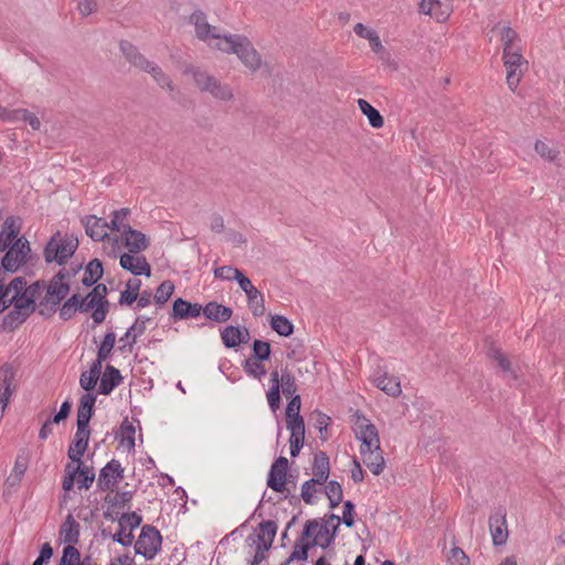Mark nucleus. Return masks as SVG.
Returning <instances> with one entry per match:
<instances>
[{
  "mask_svg": "<svg viewBox=\"0 0 565 565\" xmlns=\"http://www.w3.org/2000/svg\"><path fill=\"white\" fill-rule=\"evenodd\" d=\"M95 480L94 468L83 466L79 472L76 476L77 488L81 489H89Z\"/></svg>",
  "mask_w": 565,
  "mask_h": 565,
  "instance_id": "nucleus-51",
  "label": "nucleus"
},
{
  "mask_svg": "<svg viewBox=\"0 0 565 565\" xmlns=\"http://www.w3.org/2000/svg\"><path fill=\"white\" fill-rule=\"evenodd\" d=\"M253 354L249 358L258 361H268L271 353L270 343L263 340H254L252 344Z\"/></svg>",
  "mask_w": 565,
  "mask_h": 565,
  "instance_id": "nucleus-46",
  "label": "nucleus"
},
{
  "mask_svg": "<svg viewBox=\"0 0 565 565\" xmlns=\"http://www.w3.org/2000/svg\"><path fill=\"white\" fill-rule=\"evenodd\" d=\"M330 530L327 524H320L317 520H309L306 522L305 527L300 535V541H306L313 536V540L327 539Z\"/></svg>",
  "mask_w": 565,
  "mask_h": 565,
  "instance_id": "nucleus-31",
  "label": "nucleus"
},
{
  "mask_svg": "<svg viewBox=\"0 0 565 565\" xmlns=\"http://www.w3.org/2000/svg\"><path fill=\"white\" fill-rule=\"evenodd\" d=\"M280 381V391L287 398H289V396L297 395L296 392L298 390V385L296 383V377L288 367L281 370Z\"/></svg>",
  "mask_w": 565,
  "mask_h": 565,
  "instance_id": "nucleus-43",
  "label": "nucleus"
},
{
  "mask_svg": "<svg viewBox=\"0 0 565 565\" xmlns=\"http://www.w3.org/2000/svg\"><path fill=\"white\" fill-rule=\"evenodd\" d=\"M505 516L507 514L503 509L497 510L489 516V529L494 546H502L507 543L509 531Z\"/></svg>",
  "mask_w": 565,
  "mask_h": 565,
  "instance_id": "nucleus-11",
  "label": "nucleus"
},
{
  "mask_svg": "<svg viewBox=\"0 0 565 565\" xmlns=\"http://www.w3.org/2000/svg\"><path fill=\"white\" fill-rule=\"evenodd\" d=\"M184 74L191 75L195 86L202 93H209L213 98L221 102H230L234 94L230 85L222 83L215 76L201 68L190 65L185 67Z\"/></svg>",
  "mask_w": 565,
  "mask_h": 565,
  "instance_id": "nucleus-2",
  "label": "nucleus"
},
{
  "mask_svg": "<svg viewBox=\"0 0 565 565\" xmlns=\"http://www.w3.org/2000/svg\"><path fill=\"white\" fill-rule=\"evenodd\" d=\"M31 247L29 241L21 236L7 249L2 257V267L7 273H15L21 266L28 263Z\"/></svg>",
  "mask_w": 565,
  "mask_h": 565,
  "instance_id": "nucleus-6",
  "label": "nucleus"
},
{
  "mask_svg": "<svg viewBox=\"0 0 565 565\" xmlns=\"http://www.w3.org/2000/svg\"><path fill=\"white\" fill-rule=\"evenodd\" d=\"M259 533L257 534L258 543H262L264 550H269L277 533V524L275 521H263L258 525Z\"/></svg>",
  "mask_w": 565,
  "mask_h": 565,
  "instance_id": "nucleus-32",
  "label": "nucleus"
},
{
  "mask_svg": "<svg viewBox=\"0 0 565 565\" xmlns=\"http://www.w3.org/2000/svg\"><path fill=\"white\" fill-rule=\"evenodd\" d=\"M29 316L25 315L24 311L19 310L18 308H12L2 319V329L4 331H13L19 328Z\"/></svg>",
  "mask_w": 565,
  "mask_h": 565,
  "instance_id": "nucleus-39",
  "label": "nucleus"
},
{
  "mask_svg": "<svg viewBox=\"0 0 565 565\" xmlns=\"http://www.w3.org/2000/svg\"><path fill=\"white\" fill-rule=\"evenodd\" d=\"M116 342V334L115 332L110 331L107 332L98 347L97 350V358L100 360H107L110 356V353L115 347Z\"/></svg>",
  "mask_w": 565,
  "mask_h": 565,
  "instance_id": "nucleus-49",
  "label": "nucleus"
},
{
  "mask_svg": "<svg viewBox=\"0 0 565 565\" xmlns=\"http://www.w3.org/2000/svg\"><path fill=\"white\" fill-rule=\"evenodd\" d=\"M324 493L329 499L330 509L337 508L343 500L342 486L335 480H330L327 483L324 488Z\"/></svg>",
  "mask_w": 565,
  "mask_h": 565,
  "instance_id": "nucleus-42",
  "label": "nucleus"
},
{
  "mask_svg": "<svg viewBox=\"0 0 565 565\" xmlns=\"http://www.w3.org/2000/svg\"><path fill=\"white\" fill-rule=\"evenodd\" d=\"M290 401L286 407V417L300 415L301 398L300 395L289 396Z\"/></svg>",
  "mask_w": 565,
  "mask_h": 565,
  "instance_id": "nucleus-64",
  "label": "nucleus"
},
{
  "mask_svg": "<svg viewBox=\"0 0 565 565\" xmlns=\"http://www.w3.org/2000/svg\"><path fill=\"white\" fill-rule=\"evenodd\" d=\"M203 316L217 323L228 321L233 316V309L216 301H210L203 307Z\"/></svg>",
  "mask_w": 565,
  "mask_h": 565,
  "instance_id": "nucleus-23",
  "label": "nucleus"
},
{
  "mask_svg": "<svg viewBox=\"0 0 565 565\" xmlns=\"http://www.w3.org/2000/svg\"><path fill=\"white\" fill-rule=\"evenodd\" d=\"M354 508H355V505L352 501H350V500L344 501L343 515H342L341 521L347 527H352L354 525V518H353Z\"/></svg>",
  "mask_w": 565,
  "mask_h": 565,
  "instance_id": "nucleus-63",
  "label": "nucleus"
},
{
  "mask_svg": "<svg viewBox=\"0 0 565 565\" xmlns=\"http://www.w3.org/2000/svg\"><path fill=\"white\" fill-rule=\"evenodd\" d=\"M221 339L225 348L233 349L241 343H245V338H242V330L239 327L226 326L221 330Z\"/></svg>",
  "mask_w": 565,
  "mask_h": 565,
  "instance_id": "nucleus-36",
  "label": "nucleus"
},
{
  "mask_svg": "<svg viewBox=\"0 0 565 565\" xmlns=\"http://www.w3.org/2000/svg\"><path fill=\"white\" fill-rule=\"evenodd\" d=\"M448 562L450 565H470L469 556L458 546H454L450 550Z\"/></svg>",
  "mask_w": 565,
  "mask_h": 565,
  "instance_id": "nucleus-58",
  "label": "nucleus"
},
{
  "mask_svg": "<svg viewBox=\"0 0 565 565\" xmlns=\"http://www.w3.org/2000/svg\"><path fill=\"white\" fill-rule=\"evenodd\" d=\"M122 479L124 468L121 463L116 459H111L100 469L97 478V488L100 491H113Z\"/></svg>",
  "mask_w": 565,
  "mask_h": 565,
  "instance_id": "nucleus-10",
  "label": "nucleus"
},
{
  "mask_svg": "<svg viewBox=\"0 0 565 565\" xmlns=\"http://www.w3.org/2000/svg\"><path fill=\"white\" fill-rule=\"evenodd\" d=\"M17 221L13 216H8L4 220L3 228L0 232V252L7 250L19 238L20 225L17 224Z\"/></svg>",
  "mask_w": 565,
  "mask_h": 565,
  "instance_id": "nucleus-25",
  "label": "nucleus"
},
{
  "mask_svg": "<svg viewBox=\"0 0 565 565\" xmlns=\"http://www.w3.org/2000/svg\"><path fill=\"white\" fill-rule=\"evenodd\" d=\"M81 561V553L74 545H67L63 550L58 565H77Z\"/></svg>",
  "mask_w": 565,
  "mask_h": 565,
  "instance_id": "nucleus-56",
  "label": "nucleus"
},
{
  "mask_svg": "<svg viewBox=\"0 0 565 565\" xmlns=\"http://www.w3.org/2000/svg\"><path fill=\"white\" fill-rule=\"evenodd\" d=\"M358 106L363 115L369 119V124L373 128H381L384 125L383 116L377 109H375L367 100L360 98L358 99Z\"/></svg>",
  "mask_w": 565,
  "mask_h": 565,
  "instance_id": "nucleus-38",
  "label": "nucleus"
},
{
  "mask_svg": "<svg viewBox=\"0 0 565 565\" xmlns=\"http://www.w3.org/2000/svg\"><path fill=\"white\" fill-rule=\"evenodd\" d=\"M319 544V541L312 540L310 542L300 541V536L296 541L294 551L289 557L280 565H289L292 561H306L308 558V552L311 547Z\"/></svg>",
  "mask_w": 565,
  "mask_h": 565,
  "instance_id": "nucleus-33",
  "label": "nucleus"
},
{
  "mask_svg": "<svg viewBox=\"0 0 565 565\" xmlns=\"http://www.w3.org/2000/svg\"><path fill=\"white\" fill-rule=\"evenodd\" d=\"M7 297L13 291L12 296H19L26 292V280L24 277H15L8 285H3Z\"/></svg>",
  "mask_w": 565,
  "mask_h": 565,
  "instance_id": "nucleus-57",
  "label": "nucleus"
},
{
  "mask_svg": "<svg viewBox=\"0 0 565 565\" xmlns=\"http://www.w3.org/2000/svg\"><path fill=\"white\" fill-rule=\"evenodd\" d=\"M11 306L24 311L29 317L36 310V308L39 309V305H36L34 299L29 297L28 292L10 297L8 300V308Z\"/></svg>",
  "mask_w": 565,
  "mask_h": 565,
  "instance_id": "nucleus-35",
  "label": "nucleus"
},
{
  "mask_svg": "<svg viewBox=\"0 0 565 565\" xmlns=\"http://www.w3.org/2000/svg\"><path fill=\"white\" fill-rule=\"evenodd\" d=\"M322 484H323L322 482L318 481L315 478H311L302 483L300 497L305 501V503H307V504L315 503L313 493L317 491L316 486H322Z\"/></svg>",
  "mask_w": 565,
  "mask_h": 565,
  "instance_id": "nucleus-55",
  "label": "nucleus"
},
{
  "mask_svg": "<svg viewBox=\"0 0 565 565\" xmlns=\"http://www.w3.org/2000/svg\"><path fill=\"white\" fill-rule=\"evenodd\" d=\"M286 426L290 430V437L305 438V420L301 415L286 417Z\"/></svg>",
  "mask_w": 565,
  "mask_h": 565,
  "instance_id": "nucleus-47",
  "label": "nucleus"
},
{
  "mask_svg": "<svg viewBox=\"0 0 565 565\" xmlns=\"http://www.w3.org/2000/svg\"><path fill=\"white\" fill-rule=\"evenodd\" d=\"M103 274L104 268L102 262L97 258L92 259L85 268L82 284L86 287H90L103 277Z\"/></svg>",
  "mask_w": 565,
  "mask_h": 565,
  "instance_id": "nucleus-34",
  "label": "nucleus"
},
{
  "mask_svg": "<svg viewBox=\"0 0 565 565\" xmlns=\"http://www.w3.org/2000/svg\"><path fill=\"white\" fill-rule=\"evenodd\" d=\"M238 286L245 292L247 299V306L252 315L259 318L265 315L266 307L263 294L253 285L252 280L246 277L243 273L237 274Z\"/></svg>",
  "mask_w": 565,
  "mask_h": 565,
  "instance_id": "nucleus-9",
  "label": "nucleus"
},
{
  "mask_svg": "<svg viewBox=\"0 0 565 565\" xmlns=\"http://www.w3.org/2000/svg\"><path fill=\"white\" fill-rule=\"evenodd\" d=\"M190 22L194 25L198 39L206 41L207 39H215L223 42L224 35L216 32V28L207 22L206 14L201 10H195L191 17Z\"/></svg>",
  "mask_w": 565,
  "mask_h": 565,
  "instance_id": "nucleus-13",
  "label": "nucleus"
},
{
  "mask_svg": "<svg viewBox=\"0 0 565 565\" xmlns=\"http://www.w3.org/2000/svg\"><path fill=\"white\" fill-rule=\"evenodd\" d=\"M518 33L510 26H503L501 30V41L503 43V53L518 51L520 47L514 43Z\"/></svg>",
  "mask_w": 565,
  "mask_h": 565,
  "instance_id": "nucleus-50",
  "label": "nucleus"
},
{
  "mask_svg": "<svg viewBox=\"0 0 565 565\" xmlns=\"http://www.w3.org/2000/svg\"><path fill=\"white\" fill-rule=\"evenodd\" d=\"M121 376L118 369L113 365H107L100 380L98 393L102 395H109L121 382Z\"/></svg>",
  "mask_w": 565,
  "mask_h": 565,
  "instance_id": "nucleus-26",
  "label": "nucleus"
},
{
  "mask_svg": "<svg viewBox=\"0 0 565 565\" xmlns=\"http://www.w3.org/2000/svg\"><path fill=\"white\" fill-rule=\"evenodd\" d=\"M534 149L543 159L547 161H554L558 156V150L550 147L542 140H537L535 142Z\"/></svg>",
  "mask_w": 565,
  "mask_h": 565,
  "instance_id": "nucleus-59",
  "label": "nucleus"
},
{
  "mask_svg": "<svg viewBox=\"0 0 565 565\" xmlns=\"http://www.w3.org/2000/svg\"><path fill=\"white\" fill-rule=\"evenodd\" d=\"M151 321V318L145 316H138L135 323L128 328L126 333L120 337L119 342L124 343L118 348L120 352H131L137 339L146 332L147 323Z\"/></svg>",
  "mask_w": 565,
  "mask_h": 565,
  "instance_id": "nucleus-15",
  "label": "nucleus"
},
{
  "mask_svg": "<svg viewBox=\"0 0 565 565\" xmlns=\"http://www.w3.org/2000/svg\"><path fill=\"white\" fill-rule=\"evenodd\" d=\"M131 213L130 209L122 207L120 210H116L111 213L110 223H108L109 228L115 232H121V236L125 234V226L129 225L128 223H122L119 221V215L129 216Z\"/></svg>",
  "mask_w": 565,
  "mask_h": 565,
  "instance_id": "nucleus-53",
  "label": "nucleus"
},
{
  "mask_svg": "<svg viewBox=\"0 0 565 565\" xmlns=\"http://www.w3.org/2000/svg\"><path fill=\"white\" fill-rule=\"evenodd\" d=\"M173 291H174V285L171 280L162 281L158 286L156 294L153 296L154 302L157 305L166 303L169 300V298L172 296Z\"/></svg>",
  "mask_w": 565,
  "mask_h": 565,
  "instance_id": "nucleus-48",
  "label": "nucleus"
},
{
  "mask_svg": "<svg viewBox=\"0 0 565 565\" xmlns=\"http://www.w3.org/2000/svg\"><path fill=\"white\" fill-rule=\"evenodd\" d=\"M15 371L12 365L6 363L0 367V397H2L4 405L9 404L10 397L15 390L13 384Z\"/></svg>",
  "mask_w": 565,
  "mask_h": 565,
  "instance_id": "nucleus-22",
  "label": "nucleus"
},
{
  "mask_svg": "<svg viewBox=\"0 0 565 565\" xmlns=\"http://www.w3.org/2000/svg\"><path fill=\"white\" fill-rule=\"evenodd\" d=\"M76 427L75 436L67 450V457L71 461H79L88 447L90 436L89 425L76 423Z\"/></svg>",
  "mask_w": 565,
  "mask_h": 565,
  "instance_id": "nucleus-12",
  "label": "nucleus"
},
{
  "mask_svg": "<svg viewBox=\"0 0 565 565\" xmlns=\"http://www.w3.org/2000/svg\"><path fill=\"white\" fill-rule=\"evenodd\" d=\"M78 294L71 296L60 309V318L64 321L70 320L78 310Z\"/></svg>",
  "mask_w": 565,
  "mask_h": 565,
  "instance_id": "nucleus-52",
  "label": "nucleus"
},
{
  "mask_svg": "<svg viewBox=\"0 0 565 565\" xmlns=\"http://www.w3.org/2000/svg\"><path fill=\"white\" fill-rule=\"evenodd\" d=\"M83 466L84 463L82 458H79V461H71L65 466V476L62 480V488L65 492H68L73 489L76 476Z\"/></svg>",
  "mask_w": 565,
  "mask_h": 565,
  "instance_id": "nucleus-41",
  "label": "nucleus"
},
{
  "mask_svg": "<svg viewBox=\"0 0 565 565\" xmlns=\"http://www.w3.org/2000/svg\"><path fill=\"white\" fill-rule=\"evenodd\" d=\"M79 531L81 525L74 519V516L70 513L67 514L65 521L60 527V535L63 537L64 542L68 545H75L79 540Z\"/></svg>",
  "mask_w": 565,
  "mask_h": 565,
  "instance_id": "nucleus-29",
  "label": "nucleus"
},
{
  "mask_svg": "<svg viewBox=\"0 0 565 565\" xmlns=\"http://www.w3.org/2000/svg\"><path fill=\"white\" fill-rule=\"evenodd\" d=\"M289 469V462L286 457H278L271 465L268 477L267 487L271 490L282 493L285 499L289 498V489L287 487L289 480L287 478Z\"/></svg>",
  "mask_w": 565,
  "mask_h": 565,
  "instance_id": "nucleus-8",
  "label": "nucleus"
},
{
  "mask_svg": "<svg viewBox=\"0 0 565 565\" xmlns=\"http://www.w3.org/2000/svg\"><path fill=\"white\" fill-rule=\"evenodd\" d=\"M135 426L125 418L120 425L119 431L116 434V438L120 440V445L126 447L128 450L135 448Z\"/></svg>",
  "mask_w": 565,
  "mask_h": 565,
  "instance_id": "nucleus-37",
  "label": "nucleus"
},
{
  "mask_svg": "<svg viewBox=\"0 0 565 565\" xmlns=\"http://www.w3.org/2000/svg\"><path fill=\"white\" fill-rule=\"evenodd\" d=\"M161 544L162 536L157 527L146 524L141 527L140 535L135 543V552L149 561L161 550Z\"/></svg>",
  "mask_w": 565,
  "mask_h": 565,
  "instance_id": "nucleus-5",
  "label": "nucleus"
},
{
  "mask_svg": "<svg viewBox=\"0 0 565 565\" xmlns=\"http://www.w3.org/2000/svg\"><path fill=\"white\" fill-rule=\"evenodd\" d=\"M146 73L150 74L153 81L161 88H164L169 92L174 90L175 87L171 77L167 73H164L163 70L157 63L153 62Z\"/></svg>",
  "mask_w": 565,
  "mask_h": 565,
  "instance_id": "nucleus-40",
  "label": "nucleus"
},
{
  "mask_svg": "<svg viewBox=\"0 0 565 565\" xmlns=\"http://www.w3.org/2000/svg\"><path fill=\"white\" fill-rule=\"evenodd\" d=\"M502 60L507 71V84L514 92L524 72L527 70L529 63L522 56L521 50L503 53Z\"/></svg>",
  "mask_w": 565,
  "mask_h": 565,
  "instance_id": "nucleus-7",
  "label": "nucleus"
},
{
  "mask_svg": "<svg viewBox=\"0 0 565 565\" xmlns=\"http://www.w3.org/2000/svg\"><path fill=\"white\" fill-rule=\"evenodd\" d=\"M264 361H258L248 358L243 363V371L250 377L260 380L266 374V369L263 364Z\"/></svg>",
  "mask_w": 565,
  "mask_h": 565,
  "instance_id": "nucleus-45",
  "label": "nucleus"
},
{
  "mask_svg": "<svg viewBox=\"0 0 565 565\" xmlns=\"http://www.w3.org/2000/svg\"><path fill=\"white\" fill-rule=\"evenodd\" d=\"M373 383L377 388L386 393L388 396L397 397L402 393L398 377L388 375L386 372L375 377Z\"/></svg>",
  "mask_w": 565,
  "mask_h": 565,
  "instance_id": "nucleus-28",
  "label": "nucleus"
},
{
  "mask_svg": "<svg viewBox=\"0 0 565 565\" xmlns=\"http://www.w3.org/2000/svg\"><path fill=\"white\" fill-rule=\"evenodd\" d=\"M238 273H242L238 268L232 267V266H222L217 267L214 270L215 278L223 279V280H236L238 282Z\"/></svg>",
  "mask_w": 565,
  "mask_h": 565,
  "instance_id": "nucleus-60",
  "label": "nucleus"
},
{
  "mask_svg": "<svg viewBox=\"0 0 565 565\" xmlns=\"http://www.w3.org/2000/svg\"><path fill=\"white\" fill-rule=\"evenodd\" d=\"M86 234L95 242H103L108 237V222L95 215H88L83 221Z\"/></svg>",
  "mask_w": 565,
  "mask_h": 565,
  "instance_id": "nucleus-21",
  "label": "nucleus"
},
{
  "mask_svg": "<svg viewBox=\"0 0 565 565\" xmlns=\"http://www.w3.org/2000/svg\"><path fill=\"white\" fill-rule=\"evenodd\" d=\"M360 434L358 439L361 441L360 452L365 454L371 448L379 449L380 438L379 433L372 423L369 419L363 418L362 423L359 425Z\"/></svg>",
  "mask_w": 565,
  "mask_h": 565,
  "instance_id": "nucleus-19",
  "label": "nucleus"
},
{
  "mask_svg": "<svg viewBox=\"0 0 565 565\" xmlns=\"http://www.w3.org/2000/svg\"><path fill=\"white\" fill-rule=\"evenodd\" d=\"M76 248L77 242L66 236L62 237L61 233L56 232L46 243L43 256L47 264L55 262L64 265L74 255Z\"/></svg>",
  "mask_w": 565,
  "mask_h": 565,
  "instance_id": "nucleus-3",
  "label": "nucleus"
},
{
  "mask_svg": "<svg viewBox=\"0 0 565 565\" xmlns=\"http://www.w3.org/2000/svg\"><path fill=\"white\" fill-rule=\"evenodd\" d=\"M70 292V284L65 281L50 280L45 296L39 302V315L50 317L56 311V307Z\"/></svg>",
  "mask_w": 565,
  "mask_h": 565,
  "instance_id": "nucleus-4",
  "label": "nucleus"
},
{
  "mask_svg": "<svg viewBox=\"0 0 565 565\" xmlns=\"http://www.w3.org/2000/svg\"><path fill=\"white\" fill-rule=\"evenodd\" d=\"M270 327L279 335L289 337L294 332V324L284 316H271Z\"/></svg>",
  "mask_w": 565,
  "mask_h": 565,
  "instance_id": "nucleus-44",
  "label": "nucleus"
},
{
  "mask_svg": "<svg viewBox=\"0 0 565 565\" xmlns=\"http://www.w3.org/2000/svg\"><path fill=\"white\" fill-rule=\"evenodd\" d=\"M141 522H142V516L139 515L138 513H136V512L124 513L119 518V527L121 529V531H125L126 527H129L130 532L132 533V531L135 529L140 526Z\"/></svg>",
  "mask_w": 565,
  "mask_h": 565,
  "instance_id": "nucleus-54",
  "label": "nucleus"
},
{
  "mask_svg": "<svg viewBox=\"0 0 565 565\" xmlns=\"http://www.w3.org/2000/svg\"><path fill=\"white\" fill-rule=\"evenodd\" d=\"M119 49L127 62L141 72L146 73L153 63L140 53L138 47L129 41L121 40L119 42Z\"/></svg>",
  "mask_w": 565,
  "mask_h": 565,
  "instance_id": "nucleus-18",
  "label": "nucleus"
},
{
  "mask_svg": "<svg viewBox=\"0 0 565 565\" xmlns=\"http://www.w3.org/2000/svg\"><path fill=\"white\" fill-rule=\"evenodd\" d=\"M109 310V301L104 300L103 302H99L95 305L94 310L92 312V318L95 323L99 324L105 321L106 316Z\"/></svg>",
  "mask_w": 565,
  "mask_h": 565,
  "instance_id": "nucleus-62",
  "label": "nucleus"
},
{
  "mask_svg": "<svg viewBox=\"0 0 565 565\" xmlns=\"http://www.w3.org/2000/svg\"><path fill=\"white\" fill-rule=\"evenodd\" d=\"M489 356L491 359H493L498 366L504 372V373H508V372H511V363L509 361V359L507 358V355L504 353H502L499 349L497 348H491L489 350Z\"/></svg>",
  "mask_w": 565,
  "mask_h": 565,
  "instance_id": "nucleus-61",
  "label": "nucleus"
},
{
  "mask_svg": "<svg viewBox=\"0 0 565 565\" xmlns=\"http://www.w3.org/2000/svg\"><path fill=\"white\" fill-rule=\"evenodd\" d=\"M96 396L93 393L84 394L77 407L76 423L89 425L90 418L95 412Z\"/></svg>",
  "mask_w": 565,
  "mask_h": 565,
  "instance_id": "nucleus-27",
  "label": "nucleus"
},
{
  "mask_svg": "<svg viewBox=\"0 0 565 565\" xmlns=\"http://www.w3.org/2000/svg\"><path fill=\"white\" fill-rule=\"evenodd\" d=\"M119 265L134 276H151V266L145 256H135L131 253H124L120 256Z\"/></svg>",
  "mask_w": 565,
  "mask_h": 565,
  "instance_id": "nucleus-16",
  "label": "nucleus"
},
{
  "mask_svg": "<svg viewBox=\"0 0 565 565\" xmlns=\"http://www.w3.org/2000/svg\"><path fill=\"white\" fill-rule=\"evenodd\" d=\"M311 471L312 478L323 484L327 482L330 475V459L326 451L318 450L313 454Z\"/></svg>",
  "mask_w": 565,
  "mask_h": 565,
  "instance_id": "nucleus-24",
  "label": "nucleus"
},
{
  "mask_svg": "<svg viewBox=\"0 0 565 565\" xmlns=\"http://www.w3.org/2000/svg\"><path fill=\"white\" fill-rule=\"evenodd\" d=\"M202 312L203 306L200 303L178 298L173 301L171 317L173 320H184L198 318Z\"/></svg>",
  "mask_w": 565,
  "mask_h": 565,
  "instance_id": "nucleus-20",
  "label": "nucleus"
},
{
  "mask_svg": "<svg viewBox=\"0 0 565 565\" xmlns=\"http://www.w3.org/2000/svg\"><path fill=\"white\" fill-rule=\"evenodd\" d=\"M124 246L131 254H139L150 246L149 238L140 231L130 225L125 226V234L121 236Z\"/></svg>",
  "mask_w": 565,
  "mask_h": 565,
  "instance_id": "nucleus-17",
  "label": "nucleus"
},
{
  "mask_svg": "<svg viewBox=\"0 0 565 565\" xmlns=\"http://www.w3.org/2000/svg\"><path fill=\"white\" fill-rule=\"evenodd\" d=\"M419 11L443 22L449 18L452 11V0H422Z\"/></svg>",
  "mask_w": 565,
  "mask_h": 565,
  "instance_id": "nucleus-14",
  "label": "nucleus"
},
{
  "mask_svg": "<svg viewBox=\"0 0 565 565\" xmlns=\"http://www.w3.org/2000/svg\"><path fill=\"white\" fill-rule=\"evenodd\" d=\"M363 456V462L371 470L374 476H379L383 472L385 467V460L381 447L379 449L371 448Z\"/></svg>",
  "mask_w": 565,
  "mask_h": 565,
  "instance_id": "nucleus-30",
  "label": "nucleus"
},
{
  "mask_svg": "<svg viewBox=\"0 0 565 565\" xmlns=\"http://www.w3.org/2000/svg\"><path fill=\"white\" fill-rule=\"evenodd\" d=\"M215 49L227 54H236L239 61L252 73L257 72L263 64L262 56L248 38L241 34L224 35L223 42L215 44Z\"/></svg>",
  "mask_w": 565,
  "mask_h": 565,
  "instance_id": "nucleus-1",
  "label": "nucleus"
}]
</instances>
